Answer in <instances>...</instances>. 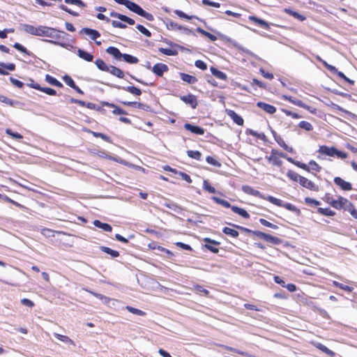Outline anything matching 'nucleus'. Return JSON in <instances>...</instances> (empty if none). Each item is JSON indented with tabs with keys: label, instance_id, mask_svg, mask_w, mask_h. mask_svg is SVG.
<instances>
[{
	"label": "nucleus",
	"instance_id": "obj_1",
	"mask_svg": "<svg viewBox=\"0 0 357 357\" xmlns=\"http://www.w3.org/2000/svg\"><path fill=\"white\" fill-rule=\"evenodd\" d=\"M40 33V36H45L54 39L45 40L49 43L59 45L63 47H66L67 45L63 41L66 39L68 34L63 31H59L54 28L46 26H41V31Z\"/></svg>",
	"mask_w": 357,
	"mask_h": 357
},
{
	"label": "nucleus",
	"instance_id": "obj_2",
	"mask_svg": "<svg viewBox=\"0 0 357 357\" xmlns=\"http://www.w3.org/2000/svg\"><path fill=\"white\" fill-rule=\"evenodd\" d=\"M107 53L112 55L116 59L121 60L123 59L125 62L128 63H137L138 62V59L132 55L128 54H123L120 52V50L115 47H109L106 49Z\"/></svg>",
	"mask_w": 357,
	"mask_h": 357
},
{
	"label": "nucleus",
	"instance_id": "obj_3",
	"mask_svg": "<svg viewBox=\"0 0 357 357\" xmlns=\"http://www.w3.org/2000/svg\"><path fill=\"white\" fill-rule=\"evenodd\" d=\"M266 199L273 204H275L278 206L284 207L286 209L295 213L297 215H299L301 214L300 209H298L297 207H296L294 205L290 203H284L281 199H279L271 195L267 196Z\"/></svg>",
	"mask_w": 357,
	"mask_h": 357
},
{
	"label": "nucleus",
	"instance_id": "obj_4",
	"mask_svg": "<svg viewBox=\"0 0 357 357\" xmlns=\"http://www.w3.org/2000/svg\"><path fill=\"white\" fill-rule=\"evenodd\" d=\"M252 234L273 245H279L282 243V240L280 238L260 231H253Z\"/></svg>",
	"mask_w": 357,
	"mask_h": 357
},
{
	"label": "nucleus",
	"instance_id": "obj_5",
	"mask_svg": "<svg viewBox=\"0 0 357 357\" xmlns=\"http://www.w3.org/2000/svg\"><path fill=\"white\" fill-rule=\"evenodd\" d=\"M151 70L157 76L162 77L164 73L167 72L169 70V68L165 63H158L155 64L152 67Z\"/></svg>",
	"mask_w": 357,
	"mask_h": 357
},
{
	"label": "nucleus",
	"instance_id": "obj_6",
	"mask_svg": "<svg viewBox=\"0 0 357 357\" xmlns=\"http://www.w3.org/2000/svg\"><path fill=\"white\" fill-rule=\"evenodd\" d=\"M133 13L137 14L138 15L144 17L146 20L149 21H153L154 17L151 13H149L144 10L141 6L138 4L136 5L135 9L132 11Z\"/></svg>",
	"mask_w": 357,
	"mask_h": 357
},
{
	"label": "nucleus",
	"instance_id": "obj_7",
	"mask_svg": "<svg viewBox=\"0 0 357 357\" xmlns=\"http://www.w3.org/2000/svg\"><path fill=\"white\" fill-rule=\"evenodd\" d=\"M180 99L185 104L190 105L193 109H195L197 106V97L193 94L182 96L180 97Z\"/></svg>",
	"mask_w": 357,
	"mask_h": 357
},
{
	"label": "nucleus",
	"instance_id": "obj_8",
	"mask_svg": "<svg viewBox=\"0 0 357 357\" xmlns=\"http://www.w3.org/2000/svg\"><path fill=\"white\" fill-rule=\"evenodd\" d=\"M299 184L301 186H303V188H305L310 190H313V191L319 190V188L317 185H315L312 181H311L310 180H308L307 178H305L304 176L301 177V178L299 181Z\"/></svg>",
	"mask_w": 357,
	"mask_h": 357
},
{
	"label": "nucleus",
	"instance_id": "obj_9",
	"mask_svg": "<svg viewBox=\"0 0 357 357\" xmlns=\"http://www.w3.org/2000/svg\"><path fill=\"white\" fill-rule=\"evenodd\" d=\"M109 15L112 17H116V18L120 20L121 21L124 22L130 25H133L135 23V22L133 19H132L125 15L116 13L115 11H112L110 13Z\"/></svg>",
	"mask_w": 357,
	"mask_h": 357
},
{
	"label": "nucleus",
	"instance_id": "obj_10",
	"mask_svg": "<svg viewBox=\"0 0 357 357\" xmlns=\"http://www.w3.org/2000/svg\"><path fill=\"white\" fill-rule=\"evenodd\" d=\"M184 128L192 133L202 135L204 134V129L202 127H199L198 126L192 125L189 123H186L184 124Z\"/></svg>",
	"mask_w": 357,
	"mask_h": 357
},
{
	"label": "nucleus",
	"instance_id": "obj_11",
	"mask_svg": "<svg viewBox=\"0 0 357 357\" xmlns=\"http://www.w3.org/2000/svg\"><path fill=\"white\" fill-rule=\"evenodd\" d=\"M23 30L31 35L40 36V33L41 31V26H38V27H35L31 24H23Z\"/></svg>",
	"mask_w": 357,
	"mask_h": 357
},
{
	"label": "nucleus",
	"instance_id": "obj_12",
	"mask_svg": "<svg viewBox=\"0 0 357 357\" xmlns=\"http://www.w3.org/2000/svg\"><path fill=\"white\" fill-rule=\"evenodd\" d=\"M79 33L86 34V36H89L91 38V39H92L93 40H96L98 38H99L100 36V33L97 30L92 29L90 28H86V27L82 28L80 30Z\"/></svg>",
	"mask_w": 357,
	"mask_h": 357
},
{
	"label": "nucleus",
	"instance_id": "obj_13",
	"mask_svg": "<svg viewBox=\"0 0 357 357\" xmlns=\"http://www.w3.org/2000/svg\"><path fill=\"white\" fill-rule=\"evenodd\" d=\"M242 190L248 195H253L255 197H257L259 198H262L264 199H266V197L263 195L259 191L253 189L252 187H250L249 185H243Z\"/></svg>",
	"mask_w": 357,
	"mask_h": 357
},
{
	"label": "nucleus",
	"instance_id": "obj_14",
	"mask_svg": "<svg viewBox=\"0 0 357 357\" xmlns=\"http://www.w3.org/2000/svg\"><path fill=\"white\" fill-rule=\"evenodd\" d=\"M334 183L340 186L343 190H351L352 189V185L349 182H347L342 179L340 177H335Z\"/></svg>",
	"mask_w": 357,
	"mask_h": 357
},
{
	"label": "nucleus",
	"instance_id": "obj_15",
	"mask_svg": "<svg viewBox=\"0 0 357 357\" xmlns=\"http://www.w3.org/2000/svg\"><path fill=\"white\" fill-rule=\"evenodd\" d=\"M226 113L237 125L242 126L243 124L244 121L243 118L234 110L227 109Z\"/></svg>",
	"mask_w": 357,
	"mask_h": 357
},
{
	"label": "nucleus",
	"instance_id": "obj_16",
	"mask_svg": "<svg viewBox=\"0 0 357 357\" xmlns=\"http://www.w3.org/2000/svg\"><path fill=\"white\" fill-rule=\"evenodd\" d=\"M283 98L285 100H289V102H291V103H293L294 105H295L296 106L306 109L309 110L310 112H313L312 110H310V107L309 106H307V105H305V103H303V101L301 100L294 98L291 96H283Z\"/></svg>",
	"mask_w": 357,
	"mask_h": 357
},
{
	"label": "nucleus",
	"instance_id": "obj_17",
	"mask_svg": "<svg viewBox=\"0 0 357 357\" xmlns=\"http://www.w3.org/2000/svg\"><path fill=\"white\" fill-rule=\"evenodd\" d=\"M114 88H116L118 89H123L124 91H128L129 93L135 95V96H140L142 94L141 89L134 86H112Z\"/></svg>",
	"mask_w": 357,
	"mask_h": 357
},
{
	"label": "nucleus",
	"instance_id": "obj_18",
	"mask_svg": "<svg viewBox=\"0 0 357 357\" xmlns=\"http://www.w3.org/2000/svg\"><path fill=\"white\" fill-rule=\"evenodd\" d=\"M257 106L270 114H273L276 112L275 107H274L273 105L267 104L266 102H258L257 103Z\"/></svg>",
	"mask_w": 357,
	"mask_h": 357
},
{
	"label": "nucleus",
	"instance_id": "obj_19",
	"mask_svg": "<svg viewBox=\"0 0 357 357\" xmlns=\"http://www.w3.org/2000/svg\"><path fill=\"white\" fill-rule=\"evenodd\" d=\"M248 19L250 20V21H252L254 22L255 23H256L258 26L266 29V30H268L270 29V25L269 24L266 22L265 20H262V19H260V18H258L255 16H253V15H250L249 16Z\"/></svg>",
	"mask_w": 357,
	"mask_h": 357
},
{
	"label": "nucleus",
	"instance_id": "obj_20",
	"mask_svg": "<svg viewBox=\"0 0 357 357\" xmlns=\"http://www.w3.org/2000/svg\"><path fill=\"white\" fill-rule=\"evenodd\" d=\"M335 147H328L327 146H321L319 149L318 152L319 153L328 155V156H335Z\"/></svg>",
	"mask_w": 357,
	"mask_h": 357
},
{
	"label": "nucleus",
	"instance_id": "obj_21",
	"mask_svg": "<svg viewBox=\"0 0 357 357\" xmlns=\"http://www.w3.org/2000/svg\"><path fill=\"white\" fill-rule=\"evenodd\" d=\"M102 105H105L112 108H114L112 113L116 115H121V114H127V112L123 109L119 107L113 103H109L108 102H102Z\"/></svg>",
	"mask_w": 357,
	"mask_h": 357
},
{
	"label": "nucleus",
	"instance_id": "obj_22",
	"mask_svg": "<svg viewBox=\"0 0 357 357\" xmlns=\"http://www.w3.org/2000/svg\"><path fill=\"white\" fill-rule=\"evenodd\" d=\"M77 55L79 57H80L81 59H82L86 61H89V62L93 61V56L91 53H89L84 50L78 49L77 50Z\"/></svg>",
	"mask_w": 357,
	"mask_h": 357
},
{
	"label": "nucleus",
	"instance_id": "obj_23",
	"mask_svg": "<svg viewBox=\"0 0 357 357\" xmlns=\"http://www.w3.org/2000/svg\"><path fill=\"white\" fill-rule=\"evenodd\" d=\"M179 76L181 79L188 84H195L197 82V79L196 77L184 73H180Z\"/></svg>",
	"mask_w": 357,
	"mask_h": 357
},
{
	"label": "nucleus",
	"instance_id": "obj_24",
	"mask_svg": "<svg viewBox=\"0 0 357 357\" xmlns=\"http://www.w3.org/2000/svg\"><path fill=\"white\" fill-rule=\"evenodd\" d=\"M210 70H211L212 75L213 76H215V77H217L218 79H220L222 80H226L227 79V76L225 73L219 70L218 68H216L213 66H211L210 68Z\"/></svg>",
	"mask_w": 357,
	"mask_h": 357
},
{
	"label": "nucleus",
	"instance_id": "obj_25",
	"mask_svg": "<svg viewBox=\"0 0 357 357\" xmlns=\"http://www.w3.org/2000/svg\"><path fill=\"white\" fill-rule=\"evenodd\" d=\"M93 225L102 229L105 231H112V227L107 223H103L98 220H95L93 222Z\"/></svg>",
	"mask_w": 357,
	"mask_h": 357
},
{
	"label": "nucleus",
	"instance_id": "obj_26",
	"mask_svg": "<svg viewBox=\"0 0 357 357\" xmlns=\"http://www.w3.org/2000/svg\"><path fill=\"white\" fill-rule=\"evenodd\" d=\"M112 75L119 77V78H123L124 77V73L122 70L120 68L114 66H109L108 71Z\"/></svg>",
	"mask_w": 357,
	"mask_h": 357
},
{
	"label": "nucleus",
	"instance_id": "obj_27",
	"mask_svg": "<svg viewBox=\"0 0 357 357\" xmlns=\"http://www.w3.org/2000/svg\"><path fill=\"white\" fill-rule=\"evenodd\" d=\"M231 210L234 213H237L245 219L250 218V214L243 208H239L236 206H232Z\"/></svg>",
	"mask_w": 357,
	"mask_h": 357
},
{
	"label": "nucleus",
	"instance_id": "obj_28",
	"mask_svg": "<svg viewBox=\"0 0 357 357\" xmlns=\"http://www.w3.org/2000/svg\"><path fill=\"white\" fill-rule=\"evenodd\" d=\"M115 2H116L119 4L125 6L128 9H129L130 11H133L135 9L137 3L132 2L128 0H114Z\"/></svg>",
	"mask_w": 357,
	"mask_h": 357
},
{
	"label": "nucleus",
	"instance_id": "obj_29",
	"mask_svg": "<svg viewBox=\"0 0 357 357\" xmlns=\"http://www.w3.org/2000/svg\"><path fill=\"white\" fill-rule=\"evenodd\" d=\"M163 205L175 212H179L181 210V207L180 206L170 200L165 199Z\"/></svg>",
	"mask_w": 357,
	"mask_h": 357
},
{
	"label": "nucleus",
	"instance_id": "obj_30",
	"mask_svg": "<svg viewBox=\"0 0 357 357\" xmlns=\"http://www.w3.org/2000/svg\"><path fill=\"white\" fill-rule=\"evenodd\" d=\"M344 200H346V198L342 196H339L337 199H334L331 206L337 210L342 209L344 204Z\"/></svg>",
	"mask_w": 357,
	"mask_h": 357
},
{
	"label": "nucleus",
	"instance_id": "obj_31",
	"mask_svg": "<svg viewBox=\"0 0 357 357\" xmlns=\"http://www.w3.org/2000/svg\"><path fill=\"white\" fill-rule=\"evenodd\" d=\"M286 160L287 161H289V162L295 165L296 166H297L307 172H310V168H309L308 165H307L306 164L301 162L300 161H298V160H295L292 158L288 157V156Z\"/></svg>",
	"mask_w": 357,
	"mask_h": 357
},
{
	"label": "nucleus",
	"instance_id": "obj_32",
	"mask_svg": "<svg viewBox=\"0 0 357 357\" xmlns=\"http://www.w3.org/2000/svg\"><path fill=\"white\" fill-rule=\"evenodd\" d=\"M100 250L111 256L112 258H116L119 256V252L116 250H112L108 247L100 246Z\"/></svg>",
	"mask_w": 357,
	"mask_h": 357
},
{
	"label": "nucleus",
	"instance_id": "obj_33",
	"mask_svg": "<svg viewBox=\"0 0 357 357\" xmlns=\"http://www.w3.org/2000/svg\"><path fill=\"white\" fill-rule=\"evenodd\" d=\"M45 81L52 86H55L57 87H63L62 83L58 81L55 77L48 74L45 76Z\"/></svg>",
	"mask_w": 357,
	"mask_h": 357
},
{
	"label": "nucleus",
	"instance_id": "obj_34",
	"mask_svg": "<svg viewBox=\"0 0 357 357\" xmlns=\"http://www.w3.org/2000/svg\"><path fill=\"white\" fill-rule=\"evenodd\" d=\"M0 102L6 103L13 107H17L20 104V102L13 100L3 95H0Z\"/></svg>",
	"mask_w": 357,
	"mask_h": 357
},
{
	"label": "nucleus",
	"instance_id": "obj_35",
	"mask_svg": "<svg viewBox=\"0 0 357 357\" xmlns=\"http://www.w3.org/2000/svg\"><path fill=\"white\" fill-rule=\"evenodd\" d=\"M276 142L281 146L282 147L285 151L289 152V153H292L293 152V149L291 147H289V146H287L284 141L283 140V139L280 137V135L279 136H275V139Z\"/></svg>",
	"mask_w": 357,
	"mask_h": 357
},
{
	"label": "nucleus",
	"instance_id": "obj_36",
	"mask_svg": "<svg viewBox=\"0 0 357 357\" xmlns=\"http://www.w3.org/2000/svg\"><path fill=\"white\" fill-rule=\"evenodd\" d=\"M165 24H166V26H167V29H169V30L176 29V30L181 31L182 28H183V26L179 25L177 23L174 22L170 20H167V21L165 22Z\"/></svg>",
	"mask_w": 357,
	"mask_h": 357
},
{
	"label": "nucleus",
	"instance_id": "obj_37",
	"mask_svg": "<svg viewBox=\"0 0 357 357\" xmlns=\"http://www.w3.org/2000/svg\"><path fill=\"white\" fill-rule=\"evenodd\" d=\"M284 11L286 13L289 14L290 15L293 16L294 18L298 19L300 21H304L305 20V17L301 15L296 11H294L289 8H285Z\"/></svg>",
	"mask_w": 357,
	"mask_h": 357
},
{
	"label": "nucleus",
	"instance_id": "obj_38",
	"mask_svg": "<svg viewBox=\"0 0 357 357\" xmlns=\"http://www.w3.org/2000/svg\"><path fill=\"white\" fill-rule=\"evenodd\" d=\"M95 63L99 70H100L102 71H105V72L108 71L109 66H108L102 59H97L95 61Z\"/></svg>",
	"mask_w": 357,
	"mask_h": 357
},
{
	"label": "nucleus",
	"instance_id": "obj_39",
	"mask_svg": "<svg viewBox=\"0 0 357 357\" xmlns=\"http://www.w3.org/2000/svg\"><path fill=\"white\" fill-rule=\"evenodd\" d=\"M287 177L292 180L293 181L298 182L300 181L302 176L299 175L296 172L292 171V170H288L287 172Z\"/></svg>",
	"mask_w": 357,
	"mask_h": 357
},
{
	"label": "nucleus",
	"instance_id": "obj_40",
	"mask_svg": "<svg viewBox=\"0 0 357 357\" xmlns=\"http://www.w3.org/2000/svg\"><path fill=\"white\" fill-rule=\"evenodd\" d=\"M222 232L226 235L230 236L234 238H237L239 235L238 231L235 230L234 229L227 227L222 229Z\"/></svg>",
	"mask_w": 357,
	"mask_h": 357
},
{
	"label": "nucleus",
	"instance_id": "obj_41",
	"mask_svg": "<svg viewBox=\"0 0 357 357\" xmlns=\"http://www.w3.org/2000/svg\"><path fill=\"white\" fill-rule=\"evenodd\" d=\"M212 199L218 204H220L225 208H231V206L229 202L225 199H222L221 198L217 197H213Z\"/></svg>",
	"mask_w": 357,
	"mask_h": 357
},
{
	"label": "nucleus",
	"instance_id": "obj_42",
	"mask_svg": "<svg viewBox=\"0 0 357 357\" xmlns=\"http://www.w3.org/2000/svg\"><path fill=\"white\" fill-rule=\"evenodd\" d=\"M317 213L326 216H334L335 215V212L331 210L329 208H318Z\"/></svg>",
	"mask_w": 357,
	"mask_h": 357
},
{
	"label": "nucleus",
	"instance_id": "obj_43",
	"mask_svg": "<svg viewBox=\"0 0 357 357\" xmlns=\"http://www.w3.org/2000/svg\"><path fill=\"white\" fill-rule=\"evenodd\" d=\"M187 155L188 157L195 159L197 160H201V158L202 156V153L199 152V151H192V150L187 151Z\"/></svg>",
	"mask_w": 357,
	"mask_h": 357
},
{
	"label": "nucleus",
	"instance_id": "obj_44",
	"mask_svg": "<svg viewBox=\"0 0 357 357\" xmlns=\"http://www.w3.org/2000/svg\"><path fill=\"white\" fill-rule=\"evenodd\" d=\"M158 51L167 56H176L178 54L177 50L172 49L160 47Z\"/></svg>",
	"mask_w": 357,
	"mask_h": 357
},
{
	"label": "nucleus",
	"instance_id": "obj_45",
	"mask_svg": "<svg viewBox=\"0 0 357 357\" xmlns=\"http://www.w3.org/2000/svg\"><path fill=\"white\" fill-rule=\"evenodd\" d=\"M126 309L128 312H131V313H132V314H137V315H138V316H144V315L146 314V312H144V311H142V310H139V309L135 308V307H133L129 306V305H127V306L126 307Z\"/></svg>",
	"mask_w": 357,
	"mask_h": 357
},
{
	"label": "nucleus",
	"instance_id": "obj_46",
	"mask_svg": "<svg viewBox=\"0 0 357 357\" xmlns=\"http://www.w3.org/2000/svg\"><path fill=\"white\" fill-rule=\"evenodd\" d=\"M332 107L334 109H337L338 111H340L342 112H344L347 114H348L349 116H351V118H356L357 117V116L353 113H351V112H349L346 109H344V108L341 107L340 106H339L337 104H335V103H333L332 104Z\"/></svg>",
	"mask_w": 357,
	"mask_h": 357
},
{
	"label": "nucleus",
	"instance_id": "obj_47",
	"mask_svg": "<svg viewBox=\"0 0 357 357\" xmlns=\"http://www.w3.org/2000/svg\"><path fill=\"white\" fill-rule=\"evenodd\" d=\"M203 189L206 191H208L210 193H215L216 190L214 187H213L208 180H204L203 182Z\"/></svg>",
	"mask_w": 357,
	"mask_h": 357
},
{
	"label": "nucleus",
	"instance_id": "obj_48",
	"mask_svg": "<svg viewBox=\"0 0 357 357\" xmlns=\"http://www.w3.org/2000/svg\"><path fill=\"white\" fill-rule=\"evenodd\" d=\"M333 285L336 287H339L343 290H345L348 292H351L354 290V287H349L348 285L344 284L342 283L338 282L337 281H333Z\"/></svg>",
	"mask_w": 357,
	"mask_h": 357
},
{
	"label": "nucleus",
	"instance_id": "obj_49",
	"mask_svg": "<svg viewBox=\"0 0 357 357\" xmlns=\"http://www.w3.org/2000/svg\"><path fill=\"white\" fill-rule=\"evenodd\" d=\"M174 13L181 18H184L186 20H191L193 18H196V19L199 20V18L197 17L194 16V15H188L180 10H175Z\"/></svg>",
	"mask_w": 357,
	"mask_h": 357
},
{
	"label": "nucleus",
	"instance_id": "obj_50",
	"mask_svg": "<svg viewBox=\"0 0 357 357\" xmlns=\"http://www.w3.org/2000/svg\"><path fill=\"white\" fill-rule=\"evenodd\" d=\"M317 347L320 349L321 351L324 352L325 354L331 356H334V352L332 351L331 349H329L327 347H326L325 345L321 344V343H319L317 345Z\"/></svg>",
	"mask_w": 357,
	"mask_h": 357
},
{
	"label": "nucleus",
	"instance_id": "obj_51",
	"mask_svg": "<svg viewBox=\"0 0 357 357\" xmlns=\"http://www.w3.org/2000/svg\"><path fill=\"white\" fill-rule=\"evenodd\" d=\"M66 3L76 5L79 7L84 8L86 6V3L82 0H64Z\"/></svg>",
	"mask_w": 357,
	"mask_h": 357
},
{
	"label": "nucleus",
	"instance_id": "obj_52",
	"mask_svg": "<svg viewBox=\"0 0 357 357\" xmlns=\"http://www.w3.org/2000/svg\"><path fill=\"white\" fill-rule=\"evenodd\" d=\"M298 126L307 131H310L313 129L312 124L307 121H302L298 123Z\"/></svg>",
	"mask_w": 357,
	"mask_h": 357
},
{
	"label": "nucleus",
	"instance_id": "obj_53",
	"mask_svg": "<svg viewBox=\"0 0 357 357\" xmlns=\"http://www.w3.org/2000/svg\"><path fill=\"white\" fill-rule=\"evenodd\" d=\"M137 29L140 31L142 34L146 36V37H151V33L146 28H145L143 25L137 24L136 26Z\"/></svg>",
	"mask_w": 357,
	"mask_h": 357
},
{
	"label": "nucleus",
	"instance_id": "obj_54",
	"mask_svg": "<svg viewBox=\"0 0 357 357\" xmlns=\"http://www.w3.org/2000/svg\"><path fill=\"white\" fill-rule=\"evenodd\" d=\"M54 335L55 337H56L60 341H62V342H66V343L73 344V341L71 339H70L68 336L60 335L59 333H54Z\"/></svg>",
	"mask_w": 357,
	"mask_h": 357
},
{
	"label": "nucleus",
	"instance_id": "obj_55",
	"mask_svg": "<svg viewBox=\"0 0 357 357\" xmlns=\"http://www.w3.org/2000/svg\"><path fill=\"white\" fill-rule=\"evenodd\" d=\"M206 160L208 164H210L214 167H221V163L211 156H207L206 158Z\"/></svg>",
	"mask_w": 357,
	"mask_h": 357
},
{
	"label": "nucleus",
	"instance_id": "obj_56",
	"mask_svg": "<svg viewBox=\"0 0 357 357\" xmlns=\"http://www.w3.org/2000/svg\"><path fill=\"white\" fill-rule=\"evenodd\" d=\"M354 208L355 207L354 204L351 202H350L347 199L344 200V204L342 208L343 210L348 211L351 213V211H352V210H354Z\"/></svg>",
	"mask_w": 357,
	"mask_h": 357
},
{
	"label": "nucleus",
	"instance_id": "obj_57",
	"mask_svg": "<svg viewBox=\"0 0 357 357\" xmlns=\"http://www.w3.org/2000/svg\"><path fill=\"white\" fill-rule=\"evenodd\" d=\"M6 132L7 135H10L13 139H15L17 140L22 139L23 138L22 135L21 134H20L18 132H13L12 130H10V129H6Z\"/></svg>",
	"mask_w": 357,
	"mask_h": 357
},
{
	"label": "nucleus",
	"instance_id": "obj_58",
	"mask_svg": "<svg viewBox=\"0 0 357 357\" xmlns=\"http://www.w3.org/2000/svg\"><path fill=\"white\" fill-rule=\"evenodd\" d=\"M259 222H260L262 225H264V226H265V227H268L272 228V229H278V227L277 225H274V224H273V223H271V222H270L267 221V220H265V219L260 218V219H259Z\"/></svg>",
	"mask_w": 357,
	"mask_h": 357
},
{
	"label": "nucleus",
	"instance_id": "obj_59",
	"mask_svg": "<svg viewBox=\"0 0 357 357\" xmlns=\"http://www.w3.org/2000/svg\"><path fill=\"white\" fill-rule=\"evenodd\" d=\"M63 80L67 85H68L71 88L75 87L76 85L74 80L69 75H66L63 76Z\"/></svg>",
	"mask_w": 357,
	"mask_h": 357
},
{
	"label": "nucleus",
	"instance_id": "obj_60",
	"mask_svg": "<svg viewBox=\"0 0 357 357\" xmlns=\"http://www.w3.org/2000/svg\"><path fill=\"white\" fill-rule=\"evenodd\" d=\"M309 165L310 166L308 167L310 168V171L312 169L319 172L321 169V167L314 160H310L309 162Z\"/></svg>",
	"mask_w": 357,
	"mask_h": 357
},
{
	"label": "nucleus",
	"instance_id": "obj_61",
	"mask_svg": "<svg viewBox=\"0 0 357 357\" xmlns=\"http://www.w3.org/2000/svg\"><path fill=\"white\" fill-rule=\"evenodd\" d=\"M39 91H43L50 96H56V90H54L52 88L40 86V89H39Z\"/></svg>",
	"mask_w": 357,
	"mask_h": 357
},
{
	"label": "nucleus",
	"instance_id": "obj_62",
	"mask_svg": "<svg viewBox=\"0 0 357 357\" xmlns=\"http://www.w3.org/2000/svg\"><path fill=\"white\" fill-rule=\"evenodd\" d=\"M59 7L62 10L69 13L70 15H71L73 16L77 17L79 15L78 13L72 10L71 9L68 8L66 6H65L63 4H61Z\"/></svg>",
	"mask_w": 357,
	"mask_h": 357
},
{
	"label": "nucleus",
	"instance_id": "obj_63",
	"mask_svg": "<svg viewBox=\"0 0 357 357\" xmlns=\"http://www.w3.org/2000/svg\"><path fill=\"white\" fill-rule=\"evenodd\" d=\"M0 66L4 69L13 71L15 69V64L13 63H6L3 62H0Z\"/></svg>",
	"mask_w": 357,
	"mask_h": 357
},
{
	"label": "nucleus",
	"instance_id": "obj_64",
	"mask_svg": "<svg viewBox=\"0 0 357 357\" xmlns=\"http://www.w3.org/2000/svg\"><path fill=\"white\" fill-rule=\"evenodd\" d=\"M13 47L22 53H25L28 55H30V52L26 50V48H25L23 45H22L21 44H20L18 43H15L13 45Z\"/></svg>",
	"mask_w": 357,
	"mask_h": 357
}]
</instances>
